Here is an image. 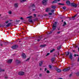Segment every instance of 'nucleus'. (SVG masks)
I'll list each match as a JSON object with an SVG mask.
<instances>
[{
    "label": "nucleus",
    "mask_w": 79,
    "mask_h": 79,
    "mask_svg": "<svg viewBox=\"0 0 79 79\" xmlns=\"http://www.w3.org/2000/svg\"><path fill=\"white\" fill-rule=\"evenodd\" d=\"M56 24H57V22H55V23L53 24L52 26V30L49 33V34L52 33V32L56 29Z\"/></svg>",
    "instance_id": "nucleus-1"
},
{
    "label": "nucleus",
    "mask_w": 79,
    "mask_h": 79,
    "mask_svg": "<svg viewBox=\"0 0 79 79\" xmlns=\"http://www.w3.org/2000/svg\"><path fill=\"white\" fill-rule=\"evenodd\" d=\"M71 5L72 6H73V7L76 8L78 5L77 4H76L74 2H73L71 3Z\"/></svg>",
    "instance_id": "nucleus-2"
},
{
    "label": "nucleus",
    "mask_w": 79,
    "mask_h": 79,
    "mask_svg": "<svg viewBox=\"0 0 79 79\" xmlns=\"http://www.w3.org/2000/svg\"><path fill=\"white\" fill-rule=\"evenodd\" d=\"M48 0H43L42 1V3L44 5H46L47 4Z\"/></svg>",
    "instance_id": "nucleus-3"
},
{
    "label": "nucleus",
    "mask_w": 79,
    "mask_h": 79,
    "mask_svg": "<svg viewBox=\"0 0 79 79\" xmlns=\"http://www.w3.org/2000/svg\"><path fill=\"white\" fill-rule=\"evenodd\" d=\"M29 8L31 9H33V8H35V5H34V4H31Z\"/></svg>",
    "instance_id": "nucleus-4"
},
{
    "label": "nucleus",
    "mask_w": 79,
    "mask_h": 79,
    "mask_svg": "<svg viewBox=\"0 0 79 79\" xmlns=\"http://www.w3.org/2000/svg\"><path fill=\"white\" fill-rule=\"evenodd\" d=\"M55 70H56L58 73H61V70L58 68H56L55 69Z\"/></svg>",
    "instance_id": "nucleus-5"
},
{
    "label": "nucleus",
    "mask_w": 79,
    "mask_h": 79,
    "mask_svg": "<svg viewBox=\"0 0 79 79\" xmlns=\"http://www.w3.org/2000/svg\"><path fill=\"white\" fill-rule=\"evenodd\" d=\"M19 74L20 76H23L24 74V73L23 71H20L19 72Z\"/></svg>",
    "instance_id": "nucleus-6"
},
{
    "label": "nucleus",
    "mask_w": 79,
    "mask_h": 79,
    "mask_svg": "<svg viewBox=\"0 0 79 79\" xmlns=\"http://www.w3.org/2000/svg\"><path fill=\"white\" fill-rule=\"evenodd\" d=\"M12 61H13V60L12 59H9L7 60V63L9 64H11V63H12Z\"/></svg>",
    "instance_id": "nucleus-7"
},
{
    "label": "nucleus",
    "mask_w": 79,
    "mask_h": 79,
    "mask_svg": "<svg viewBox=\"0 0 79 79\" xmlns=\"http://www.w3.org/2000/svg\"><path fill=\"white\" fill-rule=\"evenodd\" d=\"M17 48L18 45H14L11 47L13 49H15V48Z\"/></svg>",
    "instance_id": "nucleus-8"
},
{
    "label": "nucleus",
    "mask_w": 79,
    "mask_h": 79,
    "mask_svg": "<svg viewBox=\"0 0 79 79\" xmlns=\"http://www.w3.org/2000/svg\"><path fill=\"white\" fill-rule=\"evenodd\" d=\"M73 54L71 53H70V55H69V58L70 60H72L73 59Z\"/></svg>",
    "instance_id": "nucleus-9"
},
{
    "label": "nucleus",
    "mask_w": 79,
    "mask_h": 79,
    "mask_svg": "<svg viewBox=\"0 0 79 79\" xmlns=\"http://www.w3.org/2000/svg\"><path fill=\"white\" fill-rule=\"evenodd\" d=\"M66 3L67 5H68L69 6L70 5H71V3L70 2V1H67L66 2Z\"/></svg>",
    "instance_id": "nucleus-10"
},
{
    "label": "nucleus",
    "mask_w": 79,
    "mask_h": 79,
    "mask_svg": "<svg viewBox=\"0 0 79 79\" xmlns=\"http://www.w3.org/2000/svg\"><path fill=\"white\" fill-rule=\"evenodd\" d=\"M22 56L23 58H26V54L24 53H23L22 54Z\"/></svg>",
    "instance_id": "nucleus-11"
},
{
    "label": "nucleus",
    "mask_w": 79,
    "mask_h": 79,
    "mask_svg": "<svg viewBox=\"0 0 79 79\" xmlns=\"http://www.w3.org/2000/svg\"><path fill=\"white\" fill-rule=\"evenodd\" d=\"M20 61H19V60H16V64H19V63H20Z\"/></svg>",
    "instance_id": "nucleus-12"
},
{
    "label": "nucleus",
    "mask_w": 79,
    "mask_h": 79,
    "mask_svg": "<svg viewBox=\"0 0 79 79\" xmlns=\"http://www.w3.org/2000/svg\"><path fill=\"white\" fill-rule=\"evenodd\" d=\"M42 64H43V61H41L40 63L39 64V66H42Z\"/></svg>",
    "instance_id": "nucleus-13"
},
{
    "label": "nucleus",
    "mask_w": 79,
    "mask_h": 79,
    "mask_svg": "<svg viewBox=\"0 0 79 79\" xmlns=\"http://www.w3.org/2000/svg\"><path fill=\"white\" fill-rule=\"evenodd\" d=\"M50 8H47L46 10V12H48V11H49L50 10Z\"/></svg>",
    "instance_id": "nucleus-14"
},
{
    "label": "nucleus",
    "mask_w": 79,
    "mask_h": 79,
    "mask_svg": "<svg viewBox=\"0 0 79 79\" xmlns=\"http://www.w3.org/2000/svg\"><path fill=\"white\" fill-rule=\"evenodd\" d=\"M14 6L16 8H17L18 7V3H15L14 4Z\"/></svg>",
    "instance_id": "nucleus-15"
},
{
    "label": "nucleus",
    "mask_w": 79,
    "mask_h": 79,
    "mask_svg": "<svg viewBox=\"0 0 79 79\" xmlns=\"http://www.w3.org/2000/svg\"><path fill=\"white\" fill-rule=\"evenodd\" d=\"M11 24V23H8V24H7V25L6 26V27H9L10 25Z\"/></svg>",
    "instance_id": "nucleus-16"
},
{
    "label": "nucleus",
    "mask_w": 79,
    "mask_h": 79,
    "mask_svg": "<svg viewBox=\"0 0 79 79\" xmlns=\"http://www.w3.org/2000/svg\"><path fill=\"white\" fill-rule=\"evenodd\" d=\"M61 45H60L58 47H57V50H60L61 49Z\"/></svg>",
    "instance_id": "nucleus-17"
},
{
    "label": "nucleus",
    "mask_w": 79,
    "mask_h": 79,
    "mask_svg": "<svg viewBox=\"0 0 79 79\" xmlns=\"http://www.w3.org/2000/svg\"><path fill=\"white\" fill-rule=\"evenodd\" d=\"M58 2V1L57 0H55L53 1L52 2V3H57Z\"/></svg>",
    "instance_id": "nucleus-18"
},
{
    "label": "nucleus",
    "mask_w": 79,
    "mask_h": 79,
    "mask_svg": "<svg viewBox=\"0 0 79 79\" xmlns=\"http://www.w3.org/2000/svg\"><path fill=\"white\" fill-rule=\"evenodd\" d=\"M46 46V44H44V45H40L41 47H42L43 48V47H45Z\"/></svg>",
    "instance_id": "nucleus-19"
},
{
    "label": "nucleus",
    "mask_w": 79,
    "mask_h": 79,
    "mask_svg": "<svg viewBox=\"0 0 79 79\" xmlns=\"http://www.w3.org/2000/svg\"><path fill=\"white\" fill-rule=\"evenodd\" d=\"M51 8L55 9V8H56V6H51Z\"/></svg>",
    "instance_id": "nucleus-20"
},
{
    "label": "nucleus",
    "mask_w": 79,
    "mask_h": 79,
    "mask_svg": "<svg viewBox=\"0 0 79 79\" xmlns=\"http://www.w3.org/2000/svg\"><path fill=\"white\" fill-rule=\"evenodd\" d=\"M55 49H53L52 50H51L50 51V53H52V52H54V51H55Z\"/></svg>",
    "instance_id": "nucleus-21"
},
{
    "label": "nucleus",
    "mask_w": 79,
    "mask_h": 79,
    "mask_svg": "<svg viewBox=\"0 0 79 79\" xmlns=\"http://www.w3.org/2000/svg\"><path fill=\"white\" fill-rule=\"evenodd\" d=\"M69 52H67L66 53L65 55L67 56H68L69 55Z\"/></svg>",
    "instance_id": "nucleus-22"
},
{
    "label": "nucleus",
    "mask_w": 79,
    "mask_h": 79,
    "mask_svg": "<svg viewBox=\"0 0 79 79\" xmlns=\"http://www.w3.org/2000/svg\"><path fill=\"white\" fill-rule=\"evenodd\" d=\"M32 16H29L27 17V19H31V18H32Z\"/></svg>",
    "instance_id": "nucleus-23"
},
{
    "label": "nucleus",
    "mask_w": 79,
    "mask_h": 79,
    "mask_svg": "<svg viewBox=\"0 0 79 79\" xmlns=\"http://www.w3.org/2000/svg\"><path fill=\"white\" fill-rule=\"evenodd\" d=\"M2 71H5V69H2L0 68V72H2Z\"/></svg>",
    "instance_id": "nucleus-24"
},
{
    "label": "nucleus",
    "mask_w": 79,
    "mask_h": 79,
    "mask_svg": "<svg viewBox=\"0 0 79 79\" xmlns=\"http://www.w3.org/2000/svg\"><path fill=\"white\" fill-rule=\"evenodd\" d=\"M28 21L30 23H32V20L31 19H29Z\"/></svg>",
    "instance_id": "nucleus-25"
},
{
    "label": "nucleus",
    "mask_w": 79,
    "mask_h": 79,
    "mask_svg": "<svg viewBox=\"0 0 79 79\" xmlns=\"http://www.w3.org/2000/svg\"><path fill=\"white\" fill-rule=\"evenodd\" d=\"M51 13H53V12H55V9H52L51 10Z\"/></svg>",
    "instance_id": "nucleus-26"
},
{
    "label": "nucleus",
    "mask_w": 79,
    "mask_h": 79,
    "mask_svg": "<svg viewBox=\"0 0 79 79\" xmlns=\"http://www.w3.org/2000/svg\"><path fill=\"white\" fill-rule=\"evenodd\" d=\"M55 61V58H53L51 59V61L53 62Z\"/></svg>",
    "instance_id": "nucleus-27"
},
{
    "label": "nucleus",
    "mask_w": 79,
    "mask_h": 79,
    "mask_svg": "<svg viewBox=\"0 0 79 79\" xmlns=\"http://www.w3.org/2000/svg\"><path fill=\"white\" fill-rule=\"evenodd\" d=\"M42 37L41 36H40V37H39V38H40V39L39 40V39H38V40H37V41H38V42H39V41H40V40H41V39H42Z\"/></svg>",
    "instance_id": "nucleus-28"
},
{
    "label": "nucleus",
    "mask_w": 79,
    "mask_h": 79,
    "mask_svg": "<svg viewBox=\"0 0 79 79\" xmlns=\"http://www.w3.org/2000/svg\"><path fill=\"white\" fill-rule=\"evenodd\" d=\"M66 25V22H64V24L63 25V26H64L65 25Z\"/></svg>",
    "instance_id": "nucleus-29"
},
{
    "label": "nucleus",
    "mask_w": 79,
    "mask_h": 79,
    "mask_svg": "<svg viewBox=\"0 0 79 79\" xmlns=\"http://www.w3.org/2000/svg\"><path fill=\"white\" fill-rule=\"evenodd\" d=\"M76 74L77 75V76H79V72H78L77 73H76Z\"/></svg>",
    "instance_id": "nucleus-30"
},
{
    "label": "nucleus",
    "mask_w": 79,
    "mask_h": 79,
    "mask_svg": "<svg viewBox=\"0 0 79 79\" xmlns=\"http://www.w3.org/2000/svg\"><path fill=\"white\" fill-rule=\"evenodd\" d=\"M67 69V71H69V70L70 69V67H69L67 69Z\"/></svg>",
    "instance_id": "nucleus-31"
},
{
    "label": "nucleus",
    "mask_w": 79,
    "mask_h": 79,
    "mask_svg": "<svg viewBox=\"0 0 79 79\" xmlns=\"http://www.w3.org/2000/svg\"><path fill=\"white\" fill-rule=\"evenodd\" d=\"M21 2H26V0H21Z\"/></svg>",
    "instance_id": "nucleus-32"
},
{
    "label": "nucleus",
    "mask_w": 79,
    "mask_h": 79,
    "mask_svg": "<svg viewBox=\"0 0 79 79\" xmlns=\"http://www.w3.org/2000/svg\"><path fill=\"white\" fill-rule=\"evenodd\" d=\"M48 67L49 68H50V69H51L52 68V66L50 65H49V66H48Z\"/></svg>",
    "instance_id": "nucleus-33"
},
{
    "label": "nucleus",
    "mask_w": 79,
    "mask_h": 79,
    "mask_svg": "<svg viewBox=\"0 0 79 79\" xmlns=\"http://www.w3.org/2000/svg\"><path fill=\"white\" fill-rule=\"evenodd\" d=\"M39 76L40 77H42V73H40L39 74Z\"/></svg>",
    "instance_id": "nucleus-34"
},
{
    "label": "nucleus",
    "mask_w": 79,
    "mask_h": 79,
    "mask_svg": "<svg viewBox=\"0 0 79 79\" xmlns=\"http://www.w3.org/2000/svg\"><path fill=\"white\" fill-rule=\"evenodd\" d=\"M12 13V12H11V11H9V12H8V13L9 14V15H11V14Z\"/></svg>",
    "instance_id": "nucleus-35"
},
{
    "label": "nucleus",
    "mask_w": 79,
    "mask_h": 79,
    "mask_svg": "<svg viewBox=\"0 0 79 79\" xmlns=\"http://www.w3.org/2000/svg\"><path fill=\"white\" fill-rule=\"evenodd\" d=\"M63 71H64V72L67 71V69H64L63 70Z\"/></svg>",
    "instance_id": "nucleus-36"
},
{
    "label": "nucleus",
    "mask_w": 79,
    "mask_h": 79,
    "mask_svg": "<svg viewBox=\"0 0 79 79\" xmlns=\"http://www.w3.org/2000/svg\"><path fill=\"white\" fill-rule=\"evenodd\" d=\"M46 73L48 74V73H50V71H49V70H47L46 71Z\"/></svg>",
    "instance_id": "nucleus-37"
},
{
    "label": "nucleus",
    "mask_w": 79,
    "mask_h": 79,
    "mask_svg": "<svg viewBox=\"0 0 79 79\" xmlns=\"http://www.w3.org/2000/svg\"><path fill=\"white\" fill-rule=\"evenodd\" d=\"M62 8L63 10H65L66 8V7L65 6H64L62 7Z\"/></svg>",
    "instance_id": "nucleus-38"
},
{
    "label": "nucleus",
    "mask_w": 79,
    "mask_h": 79,
    "mask_svg": "<svg viewBox=\"0 0 79 79\" xmlns=\"http://www.w3.org/2000/svg\"><path fill=\"white\" fill-rule=\"evenodd\" d=\"M50 55V53H48L46 55V56H48V55Z\"/></svg>",
    "instance_id": "nucleus-39"
},
{
    "label": "nucleus",
    "mask_w": 79,
    "mask_h": 79,
    "mask_svg": "<svg viewBox=\"0 0 79 79\" xmlns=\"http://www.w3.org/2000/svg\"><path fill=\"white\" fill-rule=\"evenodd\" d=\"M76 15H75L73 17H72L73 19H73V18H75V17H76Z\"/></svg>",
    "instance_id": "nucleus-40"
},
{
    "label": "nucleus",
    "mask_w": 79,
    "mask_h": 79,
    "mask_svg": "<svg viewBox=\"0 0 79 79\" xmlns=\"http://www.w3.org/2000/svg\"><path fill=\"white\" fill-rule=\"evenodd\" d=\"M9 22V21H6L5 23H6V24H8V23Z\"/></svg>",
    "instance_id": "nucleus-41"
},
{
    "label": "nucleus",
    "mask_w": 79,
    "mask_h": 79,
    "mask_svg": "<svg viewBox=\"0 0 79 79\" xmlns=\"http://www.w3.org/2000/svg\"><path fill=\"white\" fill-rule=\"evenodd\" d=\"M52 15V13H48V15Z\"/></svg>",
    "instance_id": "nucleus-42"
},
{
    "label": "nucleus",
    "mask_w": 79,
    "mask_h": 79,
    "mask_svg": "<svg viewBox=\"0 0 79 79\" xmlns=\"http://www.w3.org/2000/svg\"><path fill=\"white\" fill-rule=\"evenodd\" d=\"M29 58H28L26 60V61H28L29 60Z\"/></svg>",
    "instance_id": "nucleus-43"
},
{
    "label": "nucleus",
    "mask_w": 79,
    "mask_h": 79,
    "mask_svg": "<svg viewBox=\"0 0 79 79\" xmlns=\"http://www.w3.org/2000/svg\"><path fill=\"white\" fill-rule=\"evenodd\" d=\"M71 76H72V74H71L69 75V77H71Z\"/></svg>",
    "instance_id": "nucleus-44"
},
{
    "label": "nucleus",
    "mask_w": 79,
    "mask_h": 79,
    "mask_svg": "<svg viewBox=\"0 0 79 79\" xmlns=\"http://www.w3.org/2000/svg\"><path fill=\"white\" fill-rule=\"evenodd\" d=\"M47 69L45 68V70H44L45 71H47Z\"/></svg>",
    "instance_id": "nucleus-45"
},
{
    "label": "nucleus",
    "mask_w": 79,
    "mask_h": 79,
    "mask_svg": "<svg viewBox=\"0 0 79 79\" xmlns=\"http://www.w3.org/2000/svg\"><path fill=\"white\" fill-rule=\"evenodd\" d=\"M5 78L6 79H7V78H8V76H6L5 77Z\"/></svg>",
    "instance_id": "nucleus-46"
},
{
    "label": "nucleus",
    "mask_w": 79,
    "mask_h": 79,
    "mask_svg": "<svg viewBox=\"0 0 79 79\" xmlns=\"http://www.w3.org/2000/svg\"><path fill=\"white\" fill-rule=\"evenodd\" d=\"M20 19H21L22 20H23V18L22 17H21Z\"/></svg>",
    "instance_id": "nucleus-47"
},
{
    "label": "nucleus",
    "mask_w": 79,
    "mask_h": 79,
    "mask_svg": "<svg viewBox=\"0 0 79 79\" xmlns=\"http://www.w3.org/2000/svg\"><path fill=\"white\" fill-rule=\"evenodd\" d=\"M60 32H61L58 31V32H57V34H60Z\"/></svg>",
    "instance_id": "nucleus-48"
},
{
    "label": "nucleus",
    "mask_w": 79,
    "mask_h": 79,
    "mask_svg": "<svg viewBox=\"0 0 79 79\" xmlns=\"http://www.w3.org/2000/svg\"><path fill=\"white\" fill-rule=\"evenodd\" d=\"M33 15L34 16H35H35H36V14H34Z\"/></svg>",
    "instance_id": "nucleus-49"
},
{
    "label": "nucleus",
    "mask_w": 79,
    "mask_h": 79,
    "mask_svg": "<svg viewBox=\"0 0 79 79\" xmlns=\"http://www.w3.org/2000/svg\"><path fill=\"white\" fill-rule=\"evenodd\" d=\"M58 5H61V3H58Z\"/></svg>",
    "instance_id": "nucleus-50"
},
{
    "label": "nucleus",
    "mask_w": 79,
    "mask_h": 79,
    "mask_svg": "<svg viewBox=\"0 0 79 79\" xmlns=\"http://www.w3.org/2000/svg\"><path fill=\"white\" fill-rule=\"evenodd\" d=\"M33 9L32 10V11H35V9Z\"/></svg>",
    "instance_id": "nucleus-51"
},
{
    "label": "nucleus",
    "mask_w": 79,
    "mask_h": 79,
    "mask_svg": "<svg viewBox=\"0 0 79 79\" xmlns=\"http://www.w3.org/2000/svg\"><path fill=\"white\" fill-rule=\"evenodd\" d=\"M19 20H17L16 21V22H17V23H18V22H19Z\"/></svg>",
    "instance_id": "nucleus-52"
},
{
    "label": "nucleus",
    "mask_w": 79,
    "mask_h": 79,
    "mask_svg": "<svg viewBox=\"0 0 79 79\" xmlns=\"http://www.w3.org/2000/svg\"><path fill=\"white\" fill-rule=\"evenodd\" d=\"M0 44L1 46H3V44Z\"/></svg>",
    "instance_id": "nucleus-53"
},
{
    "label": "nucleus",
    "mask_w": 79,
    "mask_h": 79,
    "mask_svg": "<svg viewBox=\"0 0 79 79\" xmlns=\"http://www.w3.org/2000/svg\"><path fill=\"white\" fill-rule=\"evenodd\" d=\"M64 5V3H61V5Z\"/></svg>",
    "instance_id": "nucleus-54"
},
{
    "label": "nucleus",
    "mask_w": 79,
    "mask_h": 79,
    "mask_svg": "<svg viewBox=\"0 0 79 79\" xmlns=\"http://www.w3.org/2000/svg\"><path fill=\"white\" fill-rule=\"evenodd\" d=\"M35 20H36V21H37V20H38V19H37V18L36 19H35Z\"/></svg>",
    "instance_id": "nucleus-55"
},
{
    "label": "nucleus",
    "mask_w": 79,
    "mask_h": 79,
    "mask_svg": "<svg viewBox=\"0 0 79 79\" xmlns=\"http://www.w3.org/2000/svg\"><path fill=\"white\" fill-rule=\"evenodd\" d=\"M74 56H76V54H75V55H74Z\"/></svg>",
    "instance_id": "nucleus-56"
},
{
    "label": "nucleus",
    "mask_w": 79,
    "mask_h": 79,
    "mask_svg": "<svg viewBox=\"0 0 79 79\" xmlns=\"http://www.w3.org/2000/svg\"><path fill=\"white\" fill-rule=\"evenodd\" d=\"M40 71H41V70H42V68H40Z\"/></svg>",
    "instance_id": "nucleus-57"
},
{
    "label": "nucleus",
    "mask_w": 79,
    "mask_h": 79,
    "mask_svg": "<svg viewBox=\"0 0 79 79\" xmlns=\"http://www.w3.org/2000/svg\"><path fill=\"white\" fill-rule=\"evenodd\" d=\"M59 79H63V78H59Z\"/></svg>",
    "instance_id": "nucleus-58"
},
{
    "label": "nucleus",
    "mask_w": 79,
    "mask_h": 79,
    "mask_svg": "<svg viewBox=\"0 0 79 79\" xmlns=\"http://www.w3.org/2000/svg\"><path fill=\"white\" fill-rule=\"evenodd\" d=\"M58 1V2H59V1H60V0H57V1Z\"/></svg>",
    "instance_id": "nucleus-59"
},
{
    "label": "nucleus",
    "mask_w": 79,
    "mask_h": 79,
    "mask_svg": "<svg viewBox=\"0 0 79 79\" xmlns=\"http://www.w3.org/2000/svg\"><path fill=\"white\" fill-rule=\"evenodd\" d=\"M60 28H58V30L59 31V30H60Z\"/></svg>",
    "instance_id": "nucleus-60"
},
{
    "label": "nucleus",
    "mask_w": 79,
    "mask_h": 79,
    "mask_svg": "<svg viewBox=\"0 0 79 79\" xmlns=\"http://www.w3.org/2000/svg\"><path fill=\"white\" fill-rule=\"evenodd\" d=\"M62 22H63V20H62Z\"/></svg>",
    "instance_id": "nucleus-61"
},
{
    "label": "nucleus",
    "mask_w": 79,
    "mask_h": 79,
    "mask_svg": "<svg viewBox=\"0 0 79 79\" xmlns=\"http://www.w3.org/2000/svg\"><path fill=\"white\" fill-rule=\"evenodd\" d=\"M76 48L77 47V46H76Z\"/></svg>",
    "instance_id": "nucleus-62"
},
{
    "label": "nucleus",
    "mask_w": 79,
    "mask_h": 79,
    "mask_svg": "<svg viewBox=\"0 0 79 79\" xmlns=\"http://www.w3.org/2000/svg\"><path fill=\"white\" fill-rule=\"evenodd\" d=\"M47 15H45V16H47Z\"/></svg>",
    "instance_id": "nucleus-63"
},
{
    "label": "nucleus",
    "mask_w": 79,
    "mask_h": 79,
    "mask_svg": "<svg viewBox=\"0 0 79 79\" xmlns=\"http://www.w3.org/2000/svg\"><path fill=\"white\" fill-rule=\"evenodd\" d=\"M73 52H75V51H73Z\"/></svg>",
    "instance_id": "nucleus-64"
}]
</instances>
